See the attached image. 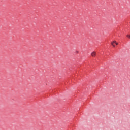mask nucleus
Segmentation results:
<instances>
[{
	"instance_id": "nucleus-2",
	"label": "nucleus",
	"mask_w": 130,
	"mask_h": 130,
	"mask_svg": "<svg viewBox=\"0 0 130 130\" xmlns=\"http://www.w3.org/2000/svg\"><path fill=\"white\" fill-rule=\"evenodd\" d=\"M91 56H92L93 57L96 56V52H92L91 53Z\"/></svg>"
},
{
	"instance_id": "nucleus-1",
	"label": "nucleus",
	"mask_w": 130,
	"mask_h": 130,
	"mask_svg": "<svg viewBox=\"0 0 130 130\" xmlns=\"http://www.w3.org/2000/svg\"><path fill=\"white\" fill-rule=\"evenodd\" d=\"M114 43H115L116 45H118V43H116L115 41H114L113 42H111V44L112 45H113V47H115V45H114Z\"/></svg>"
},
{
	"instance_id": "nucleus-3",
	"label": "nucleus",
	"mask_w": 130,
	"mask_h": 130,
	"mask_svg": "<svg viewBox=\"0 0 130 130\" xmlns=\"http://www.w3.org/2000/svg\"><path fill=\"white\" fill-rule=\"evenodd\" d=\"M75 53H79V51H75Z\"/></svg>"
}]
</instances>
